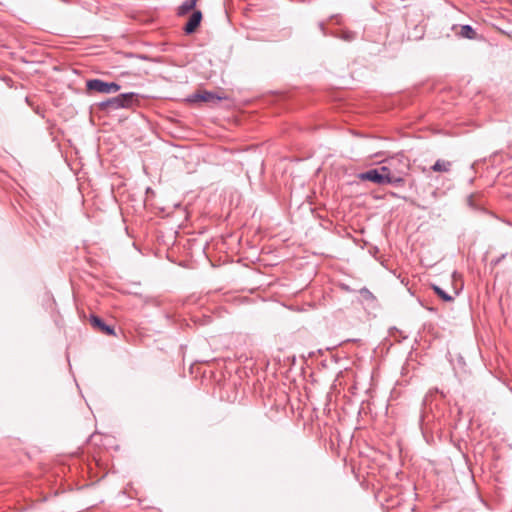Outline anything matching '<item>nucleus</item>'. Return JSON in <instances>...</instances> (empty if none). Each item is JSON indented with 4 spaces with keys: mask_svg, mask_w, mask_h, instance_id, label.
Here are the masks:
<instances>
[{
    "mask_svg": "<svg viewBox=\"0 0 512 512\" xmlns=\"http://www.w3.org/2000/svg\"><path fill=\"white\" fill-rule=\"evenodd\" d=\"M137 94L134 92L122 93L118 96L109 98L98 104L101 111L112 112L122 108H130L137 101Z\"/></svg>",
    "mask_w": 512,
    "mask_h": 512,
    "instance_id": "1",
    "label": "nucleus"
},
{
    "mask_svg": "<svg viewBox=\"0 0 512 512\" xmlns=\"http://www.w3.org/2000/svg\"><path fill=\"white\" fill-rule=\"evenodd\" d=\"M458 35H460L463 38H467V39H475L477 36V33L472 26L462 25L460 27V31L458 32Z\"/></svg>",
    "mask_w": 512,
    "mask_h": 512,
    "instance_id": "11",
    "label": "nucleus"
},
{
    "mask_svg": "<svg viewBox=\"0 0 512 512\" xmlns=\"http://www.w3.org/2000/svg\"><path fill=\"white\" fill-rule=\"evenodd\" d=\"M198 0H185L179 7H178V15L184 16L191 10L194 11V8L196 6Z\"/></svg>",
    "mask_w": 512,
    "mask_h": 512,
    "instance_id": "9",
    "label": "nucleus"
},
{
    "mask_svg": "<svg viewBox=\"0 0 512 512\" xmlns=\"http://www.w3.org/2000/svg\"><path fill=\"white\" fill-rule=\"evenodd\" d=\"M391 166L392 162H389L387 165L380 166L377 169L383 177L389 178V180L385 181V185L390 184L395 187H402L405 183V179H401V177L398 174H392Z\"/></svg>",
    "mask_w": 512,
    "mask_h": 512,
    "instance_id": "3",
    "label": "nucleus"
},
{
    "mask_svg": "<svg viewBox=\"0 0 512 512\" xmlns=\"http://www.w3.org/2000/svg\"><path fill=\"white\" fill-rule=\"evenodd\" d=\"M357 178L361 181H370L378 185H385V181L389 178L383 177L377 168L370 169L365 172H361L357 175Z\"/></svg>",
    "mask_w": 512,
    "mask_h": 512,
    "instance_id": "4",
    "label": "nucleus"
},
{
    "mask_svg": "<svg viewBox=\"0 0 512 512\" xmlns=\"http://www.w3.org/2000/svg\"><path fill=\"white\" fill-rule=\"evenodd\" d=\"M202 21V12L200 10H194L190 15L187 23L183 30L186 34H192L196 31Z\"/></svg>",
    "mask_w": 512,
    "mask_h": 512,
    "instance_id": "6",
    "label": "nucleus"
},
{
    "mask_svg": "<svg viewBox=\"0 0 512 512\" xmlns=\"http://www.w3.org/2000/svg\"><path fill=\"white\" fill-rule=\"evenodd\" d=\"M223 99H226L225 96H219L213 92L210 91H204L200 93H195L191 96V101L197 102V101H204V102H218Z\"/></svg>",
    "mask_w": 512,
    "mask_h": 512,
    "instance_id": "7",
    "label": "nucleus"
},
{
    "mask_svg": "<svg viewBox=\"0 0 512 512\" xmlns=\"http://www.w3.org/2000/svg\"><path fill=\"white\" fill-rule=\"evenodd\" d=\"M391 173H392V174H396V175L398 174V175L401 177V179H404V176H405V174H406V172H405L404 170H397V169H394V168H393V165L391 166Z\"/></svg>",
    "mask_w": 512,
    "mask_h": 512,
    "instance_id": "14",
    "label": "nucleus"
},
{
    "mask_svg": "<svg viewBox=\"0 0 512 512\" xmlns=\"http://www.w3.org/2000/svg\"><path fill=\"white\" fill-rule=\"evenodd\" d=\"M359 292H360L361 296L366 300H374L375 299L372 292L369 289H367L366 287L361 288Z\"/></svg>",
    "mask_w": 512,
    "mask_h": 512,
    "instance_id": "13",
    "label": "nucleus"
},
{
    "mask_svg": "<svg viewBox=\"0 0 512 512\" xmlns=\"http://www.w3.org/2000/svg\"><path fill=\"white\" fill-rule=\"evenodd\" d=\"M89 321H90V324L91 326L100 331L101 333L105 334V335H108V336H115L116 333H115V329L113 326H110V325H107L102 318L96 316V315H91L90 318H89Z\"/></svg>",
    "mask_w": 512,
    "mask_h": 512,
    "instance_id": "5",
    "label": "nucleus"
},
{
    "mask_svg": "<svg viewBox=\"0 0 512 512\" xmlns=\"http://www.w3.org/2000/svg\"><path fill=\"white\" fill-rule=\"evenodd\" d=\"M435 293L445 302H451L453 297L441 289L439 286H433Z\"/></svg>",
    "mask_w": 512,
    "mask_h": 512,
    "instance_id": "12",
    "label": "nucleus"
},
{
    "mask_svg": "<svg viewBox=\"0 0 512 512\" xmlns=\"http://www.w3.org/2000/svg\"><path fill=\"white\" fill-rule=\"evenodd\" d=\"M319 28H320L321 32L323 33V35H327L325 24L323 22L319 23Z\"/></svg>",
    "mask_w": 512,
    "mask_h": 512,
    "instance_id": "15",
    "label": "nucleus"
},
{
    "mask_svg": "<svg viewBox=\"0 0 512 512\" xmlns=\"http://www.w3.org/2000/svg\"><path fill=\"white\" fill-rule=\"evenodd\" d=\"M452 163L450 161L438 159L431 169L434 172H449L451 170Z\"/></svg>",
    "mask_w": 512,
    "mask_h": 512,
    "instance_id": "8",
    "label": "nucleus"
},
{
    "mask_svg": "<svg viewBox=\"0 0 512 512\" xmlns=\"http://www.w3.org/2000/svg\"><path fill=\"white\" fill-rule=\"evenodd\" d=\"M331 35L346 42H351L356 39V32L348 29H343L339 33H332Z\"/></svg>",
    "mask_w": 512,
    "mask_h": 512,
    "instance_id": "10",
    "label": "nucleus"
},
{
    "mask_svg": "<svg viewBox=\"0 0 512 512\" xmlns=\"http://www.w3.org/2000/svg\"><path fill=\"white\" fill-rule=\"evenodd\" d=\"M89 91H96L102 94H112L120 90L121 86L116 82H105L101 79H90L86 82Z\"/></svg>",
    "mask_w": 512,
    "mask_h": 512,
    "instance_id": "2",
    "label": "nucleus"
}]
</instances>
